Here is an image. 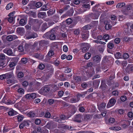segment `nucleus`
<instances>
[{
    "mask_svg": "<svg viewBox=\"0 0 133 133\" xmlns=\"http://www.w3.org/2000/svg\"><path fill=\"white\" fill-rule=\"evenodd\" d=\"M116 102V100L114 98H111L108 102L107 106V108H109L113 106L115 104Z\"/></svg>",
    "mask_w": 133,
    "mask_h": 133,
    "instance_id": "4",
    "label": "nucleus"
},
{
    "mask_svg": "<svg viewBox=\"0 0 133 133\" xmlns=\"http://www.w3.org/2000/svg\"><path fill=\"white\" fill-rule=\"evenodd\" d=\"M35 123L36 124H39L41 123V120L39 119L38 118L36 119L35 120Z\"/></svg>",
    "mask_w": 133,
    "mask_h": 133,
    "instance_id": "47",
    "label": "nucleus"
},
{
    "mask_svg": "<svg viewBox=\"0 0 133 133\" xmlns=\"http://www.w3.org/2000/svg\"><path fill=\"white\" fill-rule=\"evenodd\" d=\"M53 118L55 121L59 123H63L65 122V120L67 119V117L65 115L62 114L60 115L59 117L54 116Z\"/></svg>",
    "mask_w": 133,
    "mask_h": 133,
    "instance_id": "1",
    "label": "nucleus"
},
{
    "mask_svg": "<svg viewBox=\"0 0 133 133\" xmlns=\"http://www.w3.org/2000/svg\"><path fill=\"white\" fill-rule=\"evenodd\" d=\"M5 63L4 62L1 61L0 62V69H2L4 67Z\"/></svg>",
    "mask_w": 133,
    "mask_h": 133,
    "instance_id": "40",
    "label": "nucleus"
},
{
    "mask_svg": "<svg viewBox=\"0 0 133 133\" xmlns=\"http://www.w3.org/2000/svg\"><path fill=\"white\" fill-rule=\"evenodd\" d=\"M125 4V3H118L116 5V8H121L124 6Z\"/></svg>",
    "mask_w": 133,
    "mask_h": 133,
    "instance_id": "25",
    "label": "nucleus"
},
{
    "mask_svg": "<svg viewBox=\"0 0 133 133\" xmlns=\"http://www.w3.org/2000/svg\"><path fill=\"white\" fill-rule=\"evenodd\" d=\"M89 34L88 33H83L82 35V39L84 40L87 39L88 38Z\"/></svg>",
    "mask_w": 133,
    "mask_h": 133,
    "instance_id": "17",
    "label": "nucleus"
},
{
    "mask_svg": "<svg viewBox=\"0 0 133 133\" xmlns=\"http://www.w3.org/2000/svg\"><path fill=\"white\" fill-rule=\"evenodd\" d=\"M46 15V14L45 12H41L38 13V16L39 18H43Z\"/></svg>",
    "mask_w": 133,
    "mask_h": 133,
    "instance_id": "18",
    "label": "nucleus"
},
{
    "mask_svg": "<svg viewBox=\"0 0 133 133\" xmlns=\"http://www.w3.org/2000/svg\"><path fill=\"white\" fill-rule=\"evenodd\" d=\"M16 65V64L14 62H10L9 66L11 68H12Z\"/></svg>",
    "mask_w": 133,
    "mask_h": 133,
    "instance_id": "58",
    "label": "nucleus"
},
{
    "mask_svg": "<svg viewBox=\"0 0 133 133\" xmlns=\"http://www.w3.org/2000/svg\"><path fill=\"white\" fill-rule=\"evenodd\" d=\"M81 86L83 88H85L87 87L88 85L86 83L84 82L82 84Z\"/></svg>",
    "mask_w": 133,
    "mask_h": 133,
    "instance_id": "64",
    "label": "nucleus"
},
{
    "mask_svg": "<svg viewBox=\"0 0 133 133\" xmlns=\"http://www.w3.org/2000/svg\"><path fill=\"white\" fill-rule=\"evenodd\" d=\"M26 22L23 19H21L19 22V24L22 26L26 24Z\"/></svg>",
    "mask_w": 133,
    "mask_h": 133,
    "instance_id": "28",
    "label": "nucleus"
},
{
    "mask_svg": "<svg viewBox=\"0 0 133 133\" xmlns=\"http://www.w3.org/2000/svg\"><path fill=\"white\" fill-rule=\"evenodd\" d=\"M49 37L50 39L54 40L56 38V36L54 34H52L50 35Z\"/></svg>",
    "mask_w": 133,
    "mask_h": 133,
    "instance_id": "42",
    "label": "nucleus"
},
{
    "mask_svg": "<svg viewBox=\"0 0 133 133\" xmlns=\"http://www.w3.org/2000/svg\"><path fill=\"white\" fill-rule=\"evenodd\" d=\"M18 93L21 94H24V89L22 88H19L18 90Z\"/></svg>",
    "mask_w": 133,
    "mask_h": 133,
    "instance_id": "39",
    "label": "nucleus"
},
{
    "mask_svg": "<svg viewBox=\"0 0 133 133\" xmlns=\"http://www.w3.org/2000/svg\"><path fill=\"white\" fill-rule=\"evenodd\" d=\"M83 44L84 46L82 48V50L83 52H84L87 51L89 48L88 46V44L84 43Z\"/></svg>",
    "mask_w": 133,
    "mask_h": 133,
    "instance_id": "13",
    "label": "nucleus"
},
{
    "mask_svg": "<svg viewBox=\"0 0 133 133\" xmlns=\"http://www.w3.org/2000/svg\"><path fill=\"white\" fill-rule=\"evenodd\" d=\"M107 46L110 49H112L114 48V45L112 41H111L108 43Z\"/></svg>",
    "mask_w": 133,
    "mask_h": 133,
    "instance_id": "23",
    "label": "nucleus"
},
{
    "mask_svg": "<svg viewBox=\"0 0 133 133\" xmlns=\"http://www.w3.org/2000/svg\"><path fill=\"white\" fill-rule=\"evenodd\" d=\"M17 119L18 122H21L23 119V115H19L17 116Z\"/></svg>",
    "mask_w": 133,
    "mask_h": 133,
    "instance_id": "34",
    "label": "nucleus"
},
{
    "mask_svg": "<svg viewBox=\"0 0 133 133\" xmlns=\"http://www.w3.org/2000/svg\"><path fill=\"white\" fill-rule=\"evenodd\" d=\"M31 122L29 120L24 121L23 122L20 124L19 127L20 129H22L25 126H28L30 124Z\"/></svg>",
    "mask_w": 133,
    "mask_h": 133,
    "instance_id": "3",
    "label": "nucleus"
},
{
    "mask_svg": "<svg viewBox=\"0 0 133 133\" xmlns=\"http://www.w3.org/2000/svg\"><path fill=\"white\" fill-rule=\"evenodd\" d=\"M98 85V83L96 81H94L93 82V86L95 87H97Z\"/></svg>",
    "mask_w": 133,
    "mask_h": 133,
    "instance_id": "55",
    "label": "nucleus"
},
{
    "mask_svg": "<svg viewBox=\"0 0 133 133\" xmlns=\"http://www.w3.org/2000/svg\"><path fill=\"white\" fill-rule=\"evenodd\" d=\"M66 22L68 24H70L71 23L72 20L70 18H68L66 20Z\"/></svg>",
    "mask_w": 133,
    "mask_h": 133,
    "instance_id": "44",
    "label": "nucleus"
},
{
    "mask_svg": "<svg viewBox=\"0 0 133 133\" xmlns=\"http://www.w3.org/2000/svg\"><path fill=\"white\" fill-rule=\"evenodd\" d=\"M71 71V69L70 68H67L65 70L64 72L65 73H68L70 72Z\"/></svg>",
    "mask_w": 133,
    "mask_h": 133,
    "instance_id": "63",
    "label": "nucleus"
},
{
    "mask_svg": "<svg viewBox=\"0 0 133 133\" xmlns=\"http://www.w3.org/2000/svg\"><path fill=\"white\" fill-rule=\"evenodd\" d=\"M112 95L115 96H118V92L117 91H114L112 92Z\"/></svg>",
    "mask_w": 133,
    "mask_h": 133,
    "instance_id": "53",
    "label": "nucleus"
},
{
    "mask_svg": "<svg viewBox=\"0 0 133 133\" xmlns=\"http://www.w3.org/2000/svg\"><path fill=\"white\" fill-rule=\"evenodd\" d=\"M50 114L49 112H46L45 115V117L46 118H49L50 117Z\"/></svg>",
    "mask_w": 133,
    "mask_h": 133,
    "instance_id": "56",
    "label": "nucleus"
},
{
    "mask_svg": "<svg viewBox=\"0 0 133 133\" xmlns=\"http://www.w3.org/2000/svg\"><path fill=\"white\" fill-rule=\"evenodd\" d=\"M63 50L65 52H67L68 50L67 46L66 45H64L63 47Z\"/></svg>",
    "mask_w": 133,
    "mask_h": 133,
    "instance_id": "54",
    "label": "nucleus"
},
{
    "mask_svg": "<svg viewBox=\"0 0 133 133\" xmlns=\"http://www.w3.org/2000/svg\"><path fill=\"white\" fill-rule=\"evenodd\" d=\"M121 122H123L124 123H126L127 126L129 125L130 124L131 122L129 121H126L125 120L122 121Z\"/></svg>",
    "mask_w": 133,
    "mask_h": 133,
    "instance_id": "46",
    "label": "nucleus"
},
{
    "mask_svg": "<svg viewBox=\"0 0 133 133\" xmlns=\"http://www.w3.org/2000/svg\"><path fill=\"white\" fill-rule=\"evenodd\" d=\"M49 9V5L46 4L43 6L41 8V10L42 11H46Z\"/></svg>",
    "mask_w": 133,
    "mask_h": 133,
    "instance_id": "21",
    "label": "nucleus"
},
{
    "mask_svg": "<svg viewBox=\"0 0 133 133\" xmlns=\"http://www.w3.org/2000/svg\"><path fill=\"white\" fill-rule=\"evenodd\" d=\"M82 118V116L80 114H78L76 115L75 117L74 120L75 122L80 123L81 122V119Z\"/></svg>",
    "mask_w": 133,
    "mask_h": 133,
    "instance_id": "9",
    "label": "nucleus"
},
{
    "mask_svg": "<svg viewBox=\"0 0 133 133\" xmlns=\"http://www.w3.org/2000/svg\"><path fill=\"white\" fill-rule=\"evenodd\" d=\"M80 99V96L77 94L76 96L72 97L70 99V102L71 103H76L78 102Z\"/></svg>",
    "mask_w": 133,
    "mask_h": 133,
    "instance_id": "5",
    "label": "nucleus"
},
{
    "mask_svg": "<svg viewBox=\"0 0 133 133\" xmlns=\"http://www.w3.org/2000/svg\"><path fill=\"white\" fill-rule=\"evenodd\" d=\"M74 34L75 35H78L80 33V30L79 29L75 30L74 32Z\"/></svg>",
    "mask_w": 133,
    "mask_h": 133,
    "instance_id": "52",
    "label": "nucleus"
},
{
    "mask_svg": "<svg viewBox=\"0 0 133 133\" xmlns=\"http://www.w3.org/2000/svg\"><path fill=\"white\" fill-rule=\"evenodd\" d=\"M8 78V73L2 74L0 75V79L1 80L7 79Z\"/></svg>",
    "mask_w": 133,
    "mask_h": 133,
    "instance_id": "14",
    "label": "nucleus"
},
{
    "mask_svg": "<svg viewBox=\"0 0 133 133\" xmlns=\"http://www.w3.org/2000/svg\"><path fill=\"white\" fill-rule=\"evenodd\" d=\"M28 116L30 117H34L36 116V114L34 112L30 111L27 114Z\"/></svg>",
    "mask_w": 133,
    "mask_h": 133,
    "instance_id": "16",
    "label": "nucleus"
},
{
    "mask_svg": "<svg viewBox=\"0 0 133 133\" xmlns=\"http://www.w3.org/2000/svg\"><path fill=\"white\" fill-rule=\"evenodd\" d=\"M91 56V54L89 52H88L85 55L84 57L86 59H88L90 58Z\"/></svg>",
    "mask_w": 133,
    "mask_h": 133,
    "instance_id": "29",
    "label": "nucleus"
},
{
    "mask_svg": "<svg viewBox=\"0 0 133 133\" xmlns=\"http://www.w3.org/2000/svg\"><path fill=\"white\" fill-rule=\"evenodd\" d=\"M8 36H7L6 35H4L2 36V38L3 40L5 41L6 42L7 41H8Z\"/></svg>",
    "mask_w": 133,
    "mask_h": 133,
    "instance_id": "37",
    "label": "nucleus"
},
{
    "mask_svg": "<svg viewBox=\"0 0 133 133\" xmlns=\"http://www.w3.org/2000/svg\"><path fill=\"white\" fill-rule=\"evenodd\" d=\"M18 50L19 51L23 52L24 50V48L23 45H21L18 47Z\"/></svg>",
    "mask_w": 133,
    "mask_h": 133,
    "instance_id": "33",
    "label": "nucleus"
},
{
    "mask_svg": "<svg viewBox=\"0 0 133 133\" xmlns=\"http://www.w3.org/2000/svg\"><path fill=\"white\" fill-rule=\"evenodd\" d=\"M115 57L117 59H119L121 57V55L119 52H118L115 54Z\"/></svg>",
    "mask_w": 133,
    "mask_h": 133,
    "instance_id": "32",
    "label": "nucleus"
},
{
    "mask_svg": "<svg viewBox=\"0 0 133 133\" xmlns=\"http://www.w3.org/2000/svg\"><path fill=\"white\" fill-rule=\"evenodd\" d=\"M132 67L130 66H128L125 69V71L128 73H130L132 71Z\"/></svg>",
    "mask_w": 133,
    "mask_h": 133,
    "instance_id": "26",
    "label": "nucleus"
},
{
    "mask_svg": "<svg viewBox=\"0 0 133 133\" xmlns=\"http://www.w3.org/2000/svg\"><path fill=\"white\" fill-rule=\"evenodd\" d=\"M115 121V119L114 118H110L109 120V121L110 123H113Z\"/></svg>",
    "mask_w": 133,
    "mask_h": 133,
    "instance_id": "61",
    "label": "nucleus"
},
{
    "mask_svg": "<svg viewBox=\"0 0 133 133\" xmlns=\"http://www.w3.org/2000/svg\"><path fill=\"white\" fill-rule=\"evenodd\" d=\"M114 42L116 44H118L120 42V39L119 38H117L114 39Z\"/></svg>",
    "mask_w": 133,
    "mask_h": 133,
    "instance_id": "45",
    "label": "nucleus"
},
{
    "mask_svg": "<svg viewBox=\"0 0 133 133\" xmlns=\"http://www.w3.org/2000/svg\"><path fill=\"white\" fill-rule=\"evenodd\" d=\"M37 35L35 33H32L30 35L27 36L26 37V39H30L32 38H35L37 37Z\"/></svg>",
    "mask_w": 133,
    "mask_h": 133,
    "instance_id": "11",
    "label": "nucleus"
},
{
    "mask_svg": "<svg viewBox=\"0 0 133 133\" xmlns=\"http://www.w3.org/2000/svg\"><path fill=\"white\" fill-rule=\"evenodd\" d=\"M94 42L97 43V44H106V43L101 41H98L97 40H94Z\"/></svg>",
    "mask_w": 133,
    "mask_h": 133,
    "instance_id": "41",
    "label": "nucleus"
},
{
    "mask_svg": "<svg viewBox=\"0 0 133 133\" xmlns=\"http://www.w3.org/2000/svg\"><path fill=\"white\" fill-rule=\"evenodd\" d=\"M120 99L122 101L124 102L126 100L127 98L125 96H123L121 97Z\"/></svg>",
    "mask_w": 133,
    "mask_h": 133,
    "instance_id": "51",
    "label": "nucleus"
},
{
    "mask_svg": "<svg viewBox=\"0 0 133 133\" xmlns=\"http://www.w3.org/2000/svg\"><path fill=\"white\" fill-rule=\"evenodd\" d=\"M42 5V3L40 2H37L35 4L37 8H39L41 7Z\"/></svg>",
    "mask_w": 133,
    "mask_h": 133,
    "instance_id": "43",
    "label": "nucleus"
},
{
    "mask_svg": "<svg viewBox=\"0 0 133 133\" xmlns=\"http://www.w3.org/2000/svg\"><path fill=\"white\" fill-rule=\"evenodd\" d=\"M6 59V56L4 55L3 54L0 55V60H4Z\"/></svg>",
    "mask_w": 133,
    "mask_h": 133,
    "instance_id": "38",
    "label": "nucleus"
},
{
    "mask_svg": "<svg viewBox=\"0 0 133 133\" xmlns=\"http://www.w3.org/2000/svg\"><path fill=\"white\" fill-rule=\"evenodd\" d=\"M101 57L98 55L94 56L93 57V60L95 62L98 63L100 62L101 60Z\"/></svg>",
    "mask_w": 133,
    "mask_h": 133,
    "instance_id": "12",
    "label": "nucleus"
},
{
    "mask_svg": "<svg viewBox=\"0 0 133 133\" xmlns=\"http://www.w3.org/2000/svg\"><path fill=\"white\" fill-rule=\"evenodd\" d=\"M17 112L12 109H10L9 110V116H13L17 114Z\"/></svg>",
    "mask_w": 133,
    "mask_h": 133,
    "instance_id": "15",
    "label": "nucleus"
},
{
    "mask_svg": "<svg viewBox=\"0 0 133 133\" xmlns=\"http://www.w3.org/2000/svg\"><path fill=\"white\" fill-rule=\"evenodd\" d=\"M22 62L24 64L26 63L27 62V59L25 58H23L21 59Z\"/></svg>",
    "mask_w": 133,
    "mask_h": 133,
    "instance_id": "60",
    "label": "nucleus"
},
{
    "mask_svg": "<svg viewBox=\"0 0 133 133\" xmlns=\"http://www.w3.org/2000/svg\"><path fill=\"white\" fill-rule=\"evenodd\" d=\"M74 79L76 82H80L81 81V78L80 76H74Z\"/></svg>",
    "mask_w": 133,
    "mask_h": 133,
    "instance_id": "35",
    "label": "nucleus"
},
{
    "mask_svg": "<svg viewBox=\"0 0 133 133\" xmlns=\"http://www.w3.org/2000/svg\"><path fill=\"white\" fill-rule=\"evenodd\" d=\"M103 40H105V42H107L108 40L109 39V36L107 34H105L103 37Z\"/></svg>",
    "mask_w": 133,
    "mask_h": 133,
    "instance_id": "24",
    "label": "nucleus"
},
{
    "mask_svg": "<svg viewBox=\"0 0 133 133\" xmlns=\"http://www.w3.org/2000/svg\"><path fill=\"white\" fill-rule=\"evenodd\" d=\"M45 67V66L44 64H41L39 65L38 68L39 69L41 70L43 69Z\"/></svg>",
    "mask_w": 133,
    "mask_h": 133,
    "instance_id": "50",
    "label": "nucleus"
},
{
    "mask_svg": "<svg viewBox=\"0 0 133 133\" xmlns=\"http://www.w3.org/2000/svg\"><path fill=\"white\" fill-rule=\"evenodd\" d=\"M106 105V104L105 103H102L100 104V105L98 106V109L99 110L101 111L102 110V109L104 108Z\"/></svg>",
    "mask_w": 133,
    "mask_h": 133,
    "instance_id": "19",
    "label": "nucleus"
},
{
    "mask_svg": "<svg viewBox=\"0 0 133 133\" xmlns=\"http://www.w3.org/2000/svg\"><path fill=\"white\" fill-rule=\"evenodd\" d=\"M11 77H12V79H9V86L15 83L16 82V81L14 80V78L13 77V74L11 72L10 75L9 74V78Z\"/></svg>",
    "mask_w": 133,
    "mask_h": 133,
    "instance_id": "8",
    "label": "nucleus"
},
{
    "mask_svg": "<svg viewBox=\"0 0 133 133\" xmlns=\"http://www.w3.org/2000/svg\"><path fill=\"white\" fill-rule=\"evenodd\" d=\"M105 22L106 21L104 22V24H105V29L107 30L110 29L111 27V25L108 23L106 24Z\"/></svg>",
    "mask_w": 133,
    "mask_h": 133,
    "instance_id": "31",
    "label": "nucleus"
},
{
    "mask_svg": "<svg viewBox=\"0 0 133 133\" xmlns=\"http://www.w3.org/2000/svg\"><path fill=\"white\" fill-rule=\"evenodd\" d=\"M54 54L53 50L51 49H50L47 54V55L48 56L51 57L53 56Z\"/></svg>",
    "mask_w": 133,
    "mask_h": 133,
    "instance_id": "27",
    "label": "nucleus"
},
{
    "mask_svg": "<svg viewBox=\"0 0 133 133\" xmlns=\"http://www.w3.org/2000/svg\"><path fill=\"white\" fill-rule=\"evenodd\" d=\"M8 96L5 95L1 101L0 102V103L2 104L4 103L6 104H8Z\"/></svg>",
    "mask_w": 133,
    "mask_h": 133,
    "instance_id": "10",
    "label": "nucleus"
},
{
    "mask_svg": "<svg viewBox=\"0 0 133 133\" xmlns=\"http://www.w3.org/2000/svg\"><path fill=\"white\" fill-rule=\"evenodd\" d=\"M55 12V9H50L47 12L48 16H49L52 15Z\"/></svg>",
    "mask_w": 133,
    "mask_h": 133,
    "instance_id": "20",
    "label": "nucleus"
},
{
    "mask_svg": "<svg viewBox=\"0 0 133 133\" xmlns=\"http://www.w3.org/2000/svg\"><path fill=\"white\" fill-rule=\"evenodd\" d=\"M22 84L23 87H26L28 85V82L26 81H25L23 82Z\"/></svg>",
    "mask_w": 133,
    "mask_h": 133,
    "instance_id": "49",
    "label": "nucleus"
},
{
    "mask_svg": "<svg viewBox=\"0 0 133 133\" xmlns=\"http://www.w3.org/2000/svg\"><path fill=\"white\" fill-rule=\"evenodd\" d=\"M110 128L112 130L116 131H119L121 129V127H111Z\"/></svg>",
    "mask_w": 133,
    "mask_h": 133,
    "instance_id": "30",
    "label": "nucleus"
},
{
    "mask_svg": "<svg viewBox=\"0 0 133 133\" xmlns=\"http://www.w3.org/2000/svg\"><path fill=\"white\" fill-rule=\"evenodd\" d=\"M123 57L124 59H126L128 58L129 56L127 53H125L123 54Z\"/></svg>",
    "mask_w": 133,
    "mask_h": 133,
    "instance_id": "48",
    "label": "nucleus"
},
{
    "mask_svg": "<svg viewBox=\"0 0 133 133\" xmlns=\"http://www.w3.org/2000/svg\"><path fill=\"white\" fill-rule=\"evenodd\" d=\"M36 97V95L35 93L28 94L25 96V97L27 99H35Z\"/></svg>",
    "mask_w": 133,
    "mask_h": 133,
    "instance_id": "7",
    "label": "nucleus"
},
{
    "mask_svg": "<svg viewBox=\"0 0 133 133\" xmlns=\"http://www.w3.org/2000/svg\"><path fill=\"white\" fill-rule=\"evenodd\" d=\"M15 13V11H13L9 14V22L11 23V25L14 24L15 22L14 20L13 16L14 15Z\"/></svg>",
    "mask_w": 133,
    "mask_h": 133,
    "instance_id": "6",
    "label": "nucleus"
},
{
    "mask_svg": "<svg viewBox=\"0 0 133 133\" xmlns=\"http://www.w3.org/2000/svg\"><path fill=\"white\" fill-rule=\"evenodd\" d=\"M23 76V74L22 72H19L18 74V77L19 78H22Z\"/></svg>",
    "mask_w": 133,
    "mask_h": 133,
    "instance_id": "62",
    "label": "nucleus"
},
{
    "mask_svg": "<svg viewBox=\"0 0 133 133\" xmlns=\"http://www.w3.org/2000/svg\"><path fill=\"white\" fill-rule=\"evenodd\" d=\"M8 128L7 127H4L3 130V132L4 133H5L8 131Z\"/></svg>",
    "mask_w": 133,
    "mask_h": 133,
    "instance_id": "59",
    "label": "nucleus"
},
{
    "mask_svg": "<svg viewBox=\"0 0 133 133\" xmlns=\"http://www.w3.org/2000/svg\"><path fill=\"white\" fill-rule=\"evenodd\" d=\"M17 32L19 33H23L24 32V28H18L17 29Z\"/></svg>",
    "mask_w": 133,
    "mask_h": 133,
    "instance_id": "22",
    "label": "nucleus"
},
{
    "mask_svg": "<svg viewBox=\"0 0 133 133\" xmlns=\"http://www.w3.org/2000/svg\"><path fill=\"white\" fill-rule=\"evenodd\" d=\"M50 90V86L48 85H46L42 87L39 91L41 94L43 95L48 93Z\"/></svg>",
    "mask_w": 133,
    "mask_h": 133,
    "instance_id": "2",
    "label": "nucleus"
},
{
    "mask_svg": "<svg viewBox=\"0 0 133 133\" xmlns=\"http://www.w3.org/2000/svg\"><path fill=\"white\" fill-rule=\"evenodd\" d=\"M48 101L49 104L50 105H51L54 103V100L52 99H48Z\"/></svg>",
    "mask_w": 133,
    "mask_h": 133,
    "instance_id": "57",
    "label": "nucleus"
},
{
    "mask_svg": "<svg viewBox=\"0 0 133 133\" xmlns=\"http://www.w3.org/2000/svg\"><path fill=\"white\" fill-rule=\"evenodd\" d=\"M92 26L90 25H86L83 27V28L84 29H89Z\"/></svg>",
    "mask_w": 133,
    "mask_h": 133,
    "instance_id": "36",
    "label": "nucleus"
}]
</instances>
